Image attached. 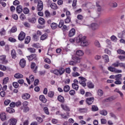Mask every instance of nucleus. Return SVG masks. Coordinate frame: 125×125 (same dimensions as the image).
<instances>
[{
    "mask_svg": "<svg viewBox=\"0 0 125 125\" xmlns=\"http://www.w3.org/2000/svg\"><path fill=\"white\" fill-rule=\"evenodd\" d=\"M0 61L2 62V64H7L8 62L6 60V56L4 55L0 56Z\"/></svg>",
    "mask_w": 125,
    "mask_h": 125,
    "instance_id": "nucleus-7",
    "label": "nucleus"
},
{
    "mask_svg": "<svg viewBox=\"0 0 125 125\" xmlns=\"http://www.w3.org/2000/svg\"><path fill=\"white\" fill-rule=\"evenodd\" d=\"M9 42H16V39L12 38V37H10L8 39Z\"/></svg>",
    "mask_w": 125,
    "mask_h": 125,
    "instance_id": "nucleus-60",
    "label": "nucleus"
},
{
    "mask_svg": "<svg viewBox=\"0 0 125 125\" xmlns=\"http://www.w3.org/2000/svg\"><path fill=\"white\" fill-rule=\"evenodd\" d=\"M119 67H120V68H123V69H125V63L120 62Z\"/></svg>",
    "mask_w": 125,
    "mask_h": 125,
    "instance_id": "nucleus-63",
    "label": "nucleus"
},
{
    "mask_svg": "<svg viewBox=\"0 0 125 125\" xmlns=\"http://www.w3.org/2000/svg\"><path fill=\"white\" fill-rule=\"evenodd\" d=\"M46 38H47V34L45 33V34H43L42 36H41V40L42 41H44V40H45L46 39Z\"/></svg>",
    "mask_w": 125,
    "mask_h": 125,
    "instance_id": "nucleus-47",
    "label": "nucleus"
},
{
    "mask_svg": "<svg viewBox=\"0 0 125 125\" xmlns=\"http://www.w3.org/2000/svg\"><path fill=\"white\" fill-rule=\"evenodd\" d=\"M23 77V75L20 73H17L14 75V77L16 79H22Z\"/></svg>",
    "mask_w": 125,
    "mask_h": 125,
    "instance_id": "nucleus-31",
    "label": "nucleus"
},
{
    "mask_svg": "<svg viewBox=\"0 0 125 125\" xmlns=\"http://www.w3.org/2000/svg\"><path fill=\"white\" fill-rule=\"evenodd\" d=\"M118 58L121 60V61H125V56H119Z\"/></svg>",
    "mask_w": 125,
    "mask_h": 125,
    "instance_id": "nucleus-64",
    "label": "nucleus"
},
{
    "mask_svg": "<svg viewBox=\"0 0 125 125\" xmlns=\"http://www.w3.org/2000/svg\"><path fill=\"white\" fill-rule=\"evenodd\" d=\"M72 86L73 89H75V90H78L79 89V85H78V84L72 83Z\"/></svg>",
    "mask_w": 125,
    "mask_h": 125,
    "instance_id": "nucleus-40",
    "label": "nucleus"
},
{
    "mask_svg": "<svg viewBox=\"0 0 125 125\" xmlns=\"http://www.w3.org/2000/svg\"><path fill=\"white\" fill-rule=\"evenodd\" d=\"M123 77V75L121 74H117L115 75V82L114 83L115 84H122V82L121 80H122V77Z\"/></svg>",
    "mask_w": 125,
    "mask_h": 125,
    "instance_id": "nucleus-2",
    "label": "nucleus"
},
{
    "mask_svg": "<svg viewBox=\"0 0 125 125\" xmlns=\"http://www.w3.org/2000/svg\"><path fill=\"white\" fill-rule=\"evenodd\" d=\"M26 80L28 83V84H31V82L33 83L35 81V77L33 75H31L29 76V79L28 78H26Z\"/></svg>",
    "mask_w": 125,
    "mask_h": 125,
    "instance_id": "nucleus-12",
    "label": "nucleus"
},
{
    "mask_svg": "<svg viewBox=\"0 0 125 125\" xmlns=\"http://www.w3.org/2000/svg\"><path fill=\"white\" fill-rule=\"evenodd\" d=\"M50 7L52 9H57L58 8L57 5H56L55 3H52L50 5Z\"/></svg>",
    "mask_w": 125,
    "mask_h": 125,
    "instance_id": "nucleus-39",
    "label": "nucleus"
},
{
    "mask_svg": "<svg viewBox=\"0 0 125 125\" xmlns=\"http://www.w3.org/2000/svg\"><path fill=\"white\" fill-rule=\"evenodd\" d=\"M70 22H71V18L70 16H67V18L64 20V23H65V24H67L68 23H70Z\"/></svg>",
    "mask_w": 125,
    "mask_h": 125,
    "instance_id": "nucleus-46",
    "label": "nucleus"
},
{
    "mask_svg": "<svg viewBox=\"0 0 125 125\" xmlns=\"http://www.w3.org/2000/svg\"><path fill=\"white\" fill-rule=\"evenodd\" d=\"M20 18L21 21H24L26 19V16L24 14H21L20 16Z\"/></svg>",
    "mask_w": 125,
    "mask_h": 125,
    "instance_id": "nucleus-48",
    "label": "nucleus"
},
{
    "mask_svg": "<svg viewBox=\"0 0 125 125\" xmlns=\"http://www.w3.org/2000/svg\"><path fill=\"white\" fill-rule=\"evenodd\" d=\"M48 97H50V98H52V97H53V96H54V92L52 91L48 92Z\"/></svg>",
    "mask_w": 125,
    "mask_h": 125,
    "instance_id": "nucleus-45",
    "label": "nucleus"
},
{
    "mask_svg": "<svg viewBox=\"0 0 125 125\" xmlns=\"http://www.w3.org/2000/svg\"><path fill=\"white\" fill-rule=\"evenodd\" d=\"M64 25V21L63 20H61L60 21V22L59 24V28H62Z\"/></svg>",
    "mask_w": 125,
    "mask_h": 125,
    "instance_id": "nucleus-51",
    "label": "nucleus"
},
{
    "mask_svg": "<svg viewBox=\"0 0 125 125\" xmlns=\"http://www.w3.org/2000/svg\"><path fill=\"white\" fill-rule=\"evenodd\" d=\"M110 5L111 7H117L118 6V3L116 2H113L110 4Z\"/></svg>",
    "mask_w": 125,
    "mask_h": 125,
    "instance_id": "nucleus-55",
    "label": "nucleus"
},
{
    "mask_svg": "<svg viewBox=\"0 0 125 125\" xmlns=\"http://www.w3.org/2000/svg\"><path fill=\"white\" fill-rule=\"evenodd\" d=\"M112 66L114 67H120V61H117L116 62L113 63L112 64Z\"/></svg>",
    "mask_w": 125,
    "mask_h": 125,
    "instance_id": "nucleus-36",
    "label": "nucleus"
},
{
    "mask_svg": "<svg viewBox=\"0 0 125 125\" xmlns=\"http://www.w3.org/2000/svg\"><path fill=\"white\" fill-rule=\"evenodd\" d=\"M79 79H80V80H81V81L79 82L80 84H81L82 86H83V87L86 86V83H85V82H86V79L83 77H79Z\"/></svg>",
    "mask_w": 125,
    "mask_h": 125,
    "instance_id": "nucleus-6",
    "label": "nucleus"
},
{
    "mask_svg": "<svg viewBox=\"0 0 125 125\" xmlns=\"http://www.w3.org/2000/svg\"><path fill=\"white\" fill-rule=\"evenodd\" d=\"M70 90V86L67 85L64 86L63 91L64 92H68Z\"/></svg>",
    "mask_w": 125,
    "mask_h": 125,
    "instance_id": "nucleus-38",
    "label": "nucleus"
},
{
    "mask_svg": "<svg viewBox=\"0 0 125 125\" xmlns=\"http://www.w3.org/2000/svg\"><path fill=\"white\" fill-rule=\"evenodd\" d=\"M6 112L11 114L12 113H14V112H15V110H14V109H13V108H12L11 107H7L6 108Z\"/></svg>",
    "mask_w": 125,
    "mask_h": 125,
    "instance_id": "nucleus-32",
    "label": "nucleus"
},
{
    "mask_svg": "<svg viewBox=\"0 0 125 125\" xmlns=\"http://www.w3.org/2000/svg\"><path fill=\"white\" fill-rule=\"evenodd\" d=\"M72 77H74V78L76 77H80V74L79 73V72H73L72 73Z\"/></svg>",
    "mask_w": 125,
    "mask_h": 125,
    "instance_id": "nucleus-57",
    "label": "nucleus"
},
{
    "mask_svg": "<svg viewBox=\"0 0 125 125\" xmlns=\"http://www.w3.org/2000/svg\"><path fill=\"white\" fill-rule=\"evenodd\" d=\"M36 121H37L38 123H39V124H41L43 122V119L41 117H37L36 118Z\"/></svg>",
    "mask_w": 125,
    "mask_h": 125,
    "instance_id": "nucleus-42",
    "label": "nucleus"
},
{
    "mask_svg": "<svg viewBox=\"0 0 125 125\" xmlns=\"http://www.w3.org/2000/svg\"><path fill=\"white\" fill-rule=\"evenodd\" d=\"M97 93L98 96H100V97H101V96H102V95H103L104 92H103V90H102V89H98L97 91Z\"/></svg>",
    "mask_w": 125,
    "mask_h": 125,
    "instance_id": "nucleus-27",
    "label": "nucleus"
},
{
    "mask_svg": "<svg viewBox=\"0 0 125 125\" xmlns=\"http://www.w3.org/2000/svg\"><path fill=\"white\" fill-rule=\"evenodd\" d=\"M40 36H42V32H37V34H33V40L36 42H37V41H39V38H40Z\"/></svg>",
    "mask_w": 125,
    "mask_h": 125,
    "instance_id": "nucleus-11",
    "label": "nucleus"
},
{
    "mask_svg": "<svg viewBox=\"0 0 125 125\" xmlns=\"http://www.w3.org/2000/svg\"><path fill=\"white\" fill-rule=\"evenodd\" d=\"M100 114L102 115V116H107L108 112L105 110H102L100 111Z\"/></svg>",
    "mask_w": 125,
    "mask_h": 125,
    "instance_id": "nucleus-35",
    "label": "nucleus"
},
{
    "mask_svg": "<svg viewBox=\"0 0 125 125\" xmlns=\"http://www.w3.org/2000/svg\"><path fill=\"white\" fill-rule=\"evenodd\" d=\"M13 85L15 88H18L19 87V84L17 82H13Z\"/></svg>",
    "mask_w": 125,
    "mask_h": 125,
    "instance_id": "nucleus-56",
    "label": "nucleus"
},
{
    "mask_svg": "<svg viewBox=\"0 0 125 125\" xmlns=\"http://www.w3.org/2000/svg\"><path fill=\"white\" fill-rule=\"evenodd\" d=\"M30 97H31V95L28 93H24L22 95V98L24 100L30 99Z\"/></svg>",
    "mask_w": 125,
    "mask_h": 125,
    "instance_id": "nucleus-18",
    "label": "nucleus"
},
{
    "mask_svg": "<svg viewBox=\"0 0 125 125\" xmlns=\"http://www.w3.org/2000/svg\"><path fill=\"white\" fill-rule=\"evenodd\" d=\"M101 24V23L98 22V23H93L89 26V28L92 29V30H96V29H98L99 27Z\"/></svg>",
    "mask_w": 125,
    "mask_h": 125,
    "instance_id": "nucleus-3",
    "label": "nucleus"
},
{
    "mask_svg": "<svg viewBox=\"0 0 125 125\" xmlns=\"http://www.w3.org/2000/svg\"><path fill=\"white\" fill-rule=\"evenodd\" d=\"M117 53L118 54H123L124 55H125V51L122 49L117 50Z\"/></svg>",
    "mask_w": 125,
    "mask_h": 125,
    "instance_id": "nucleus-53",
    "label": "nucleus"
},
{
    "mask_svg": "<svg viewBox=\"0 0 125 125\" xmlns=\"http://www.w3.org/2000/svg\"><path fill=\"white\" fill-rule=\"evenodd\" d=\"M32 47H35V48H40V47H41L40 46V43H34L32 45Z\"/></svg>",
    "mask_w": 125,
    "mask_h": 125,
    "instance_id": "nucleus-49",
    "label": "nucleus"
},
{
    "mask_svg": "<svg viewBox=\"0 0 125 125\" xmlns=\"http://www.w3.org/2000/svg\"><path fill=\"white\" fill-rule=\"evenodd\" d=\"M43 111L44 113L46 114V115H49V111H48V108L47 107H44Z\"/></svg>",
    "mask_w": 125,
    "mask_h": 125,
    "instance_id": "nucleus-61",
    "label": "nucleus"
},
{
    "mask_svg": "<svg viewBox=\"0 0 125 125\" xmlns=\"http://www.w3.org/2000/svg\"><path fill=\"white\" fill-rule=\"evenodd\" d=\"M0 118L3 122L6 120V114L5 113H1L0 114Z\"/></svg>",
    "mask_w": 125,
    "mask_h": 125,
    "instance_id": "nucleus-23",
    "label": "nucleus"
},
{
    "mask_svg": "<svg viewBox=\"0 0 125 125\" xmlns=\"http://www.w3.org/2000/svg\"><path fill=\"white\" fill-rule=\"evenodd\" d=\"M20 65L21 68H24L26 66V60L25 59H22L20 62Z\"/></svg>",
    "mask_w": 125,
    "mask_h": 125,
    "instance_id": "nucleus-16",
    "label": "nucleus"
},
{
    "mask_svg": "<svg viewBox=\"0 0 125 125\" xmlns=\"http://www.w3.org/2000/svg\"><path fill=\"white\" fill-rule=\"evenodd\" d=\"M27 50L30 53H36V51H37V50L33 47H29L27 48Z\"/></svg>",
    "mask_w": 125,
    "mask_h": 125,
    "instance_id": "nucleus-30",
    "label": "nucleus"
},
{
    "mask_svg": "<svg viewBox=\"0 0 125 125\" xmlns=\"http://www.w3.org/2000/svg\"><path fill=\"white\" fill-rule=\"evenodd\" d=\"M63 12H66V15L67 16V17H68V16H70V15H71V13L70 12V11H67V9H66V8L63 9Z\"/></svg>",
    "mask_w": 125,
    "mask_h": 125,
    "instance_id": "nucleus-54",
    "label": "nucleus"
},
{
    "mask_svg": "<svg viewBox=\"0 0 125 125\" xmlns=\"http://www.w3.org/2000/svg\"><path fill=\"white\" fill-rule=\"evenodd\" d=\"M8 122L9 123V125H16L17 120L15 118H12L8 121Z\"/></svg>",
    "mask_w": 125,
    "mask_h": 125,
    "instance_id": "nucleus-13",
    "label": "nucleus"
},
{
    "mask_svg": "<svg viewBox=\"0 0 125 125\" xmlns=\"http://www.w3.org/2000/svg\"><path fill=\"white\" fill-rule=\"evenodd\" d=\"M23 12L24 13V14H28L29 12H30V10L28 8L25 7L23 9Z\"/></svg>",
    "mask_w": 125,
    "mask_h": 125,
    "instance_id": "nucleus-50",
    "label": "nucleus"
},
{
    "mask_svg": "<svg viewBox=\"0 0 125 125\" xmlns=\"http://www.w3.org/2000/svg\"><path fill=\"white\" fill-rule=\"evenodd\" d=\"M11 56L14 59L16 58V51H15V50L13 49L11 50Z\"/></svg>",
    "mask_w": 125,
    "mask_h": 125,
    "instance_id": "nucleus-34",
    "label": "nucleus"
},
{
    "mask_svg": "<svg viewBox=\"0 0 125 125\" xmlns=\"http://www.w3.org/2000/svg\"><path fill=\"white\" fill-rule=\"evenodd\" d=\"M108 70L110 71V72H113V73H116V74H119L120 73H122V70H119L115 67H108Z\"/></svg>",
    "mask_w": 125,
    "mask_h": 125,
    "instance_id": "nucleus-4",
    "label": "nucleus"
},
{
    "mask_svg": "<svg viewBox=\"0 0 125 125\" xmlns=\"http://www.w3.org/2000/svg\"><path fill=\"white\" fill-rule=\"evenodd\" d=\"M78 111L80 113H86L87 112V108H79Z\"/></svg>",
    "mask_w": 125,
    "mask_h": 125,
    "instance_id": "nucleus-29",
    "label": "nucleus"
},
{
    "mask_svg": "<svg viewBox=\"0 0 125 125\" xmlns=\"http://www.w3.org/2000/svg\"><path fill=\"white\" fill-rule=\"evenodd\" d=\"M87 86L88 88H94V84L91 82H89L87 83Z\"/></svg>",
    "mask_w": 125,
    "mask_h": 125,
    "instance_id": "nucleus-25",
    "label": "nucleus"
},
{
    "mask_svg": "<svg viewBox=\"0 0 125 125\" xmlns=\"http://www.w3.org/2000/svg\"><path fill=\"white\" fill-rule=\"evenodd\" d=\"M27 58L29 61H33V60L37 61V60H38V58L37 57V55L36 54H32L30 56H27Z\"/></svg>",
    "mask_w": 125,
    "mask_h": 125,
    "instance_id": "nucleus-5",
    "label": "nucleus"
},
{
    "mask_svg": "<svg viewBox=\"0 0 125 125\" xmlns=\"http://www.w3.org/2000/svg\"><path fill=\"white\" fill-rule=\"evenodd\" d=\"M9 80V78L8 77L5 78L3 80V83L4 84H6L7 83V82Z\"/></svg>",
    "mask_w": 125,
    "mask_h": 125,
    "instance_id": "nucleus-58",
    "label": "nucleus"
},
{
    "mask_svg": "<svg viewBox=\"0 0 125 125\" xmlns=\"http://www.w3.org/2000/svg\"><path fill=\"white\" fill-rule=\"evenodd\" d=\"M39 99L42 102V103H46L47 100L45 98L44 95H40L39 97Z\"/></svg>",
    "mask_w": 125,
    "mask_h": 125,
    "instance_id": "nucleus-17",
    "label": "nucleus"
},
{
    "mask_svg": "<svg viewBox=\"0 0 125 125\" xmlns=\"http://www.w3.org/2000/svg\"><path fill=\"white\" fill-rule=\"evenodd\" d=\"M0 70L2 71H6V67L3 65L0 64Z\"/></svg>",
    "mask_w": 125,
    "mask_h": 125,
    "instance_id": "nucleus-59",
    "label": "nucleus"
},
{
    "mask_svg": "<svg viewBox=\"0 0 125 125\" xmlns=\"http://www.w3.org/2000/svg\"><path fill=\"white\" fill-rule=\"evenodd\" d=\"M94 44L97 47H101V45H100V43L97 40H96L95 41Z\"/></svg>",
    "mask_w": 125,
    "mask_h": 125,
    "instance_id": "nucleus-52",
    "label": "nucleus"
},
{
    "mask_svg": "<svg viewBox=\"0 0 125 125\" xmlns=\"http://www.w3.org/2000/svg\"><path fill=\"white\" fill-rule=\"evenodd\" d=\"M76 55L79 57L83 56L84 54L83 51L82 50H78L77 51H76Z\"/></svg>",
    "mask_w": 125,
    "mask_h": 125,
    "instance_id": "nucleus-22",
    "label": "nucleus"
},
{
    "mask_svg": "<svg viewBox=\"0 0 125 125\" xmlns=\"http://www.w3.org/2000/svg\"><path fill=\"white\" fill-rule=\"evenodd\" d=\"M30 41H31V37L30 36H27L25 39L24 42L26 44H28V43H29V42H30Z\"/></svg>",
    "mask_w": 125,
    "mask_h": 125,
    "instance_id": "nucleus-41",
    "label": "nucleus"
},
{
    "mask_svg": "<svg viewBox=\"0 0 125 125\" xmlns=\"http://www.w3.org/2000/svg\"><path fill=\"white\" fill-rule=\"evenodd\" d=\"M61 107L64 111H66V112H70V108H69V106H68V105H67L66 104H62L61 105Z\"/></svg>",
    "mask_w": 125,
    "mask_h": 125,
    "instance_id": "nucleus-14",
    "label": "nucleus"
},
{
    "mask_svg": "<svg viewBox=\"0 0 125 125\" xmlns=\"http://www.w3.org/2000/svg\"><path fill=\"white\" fill-rule=\"evenodd\" d=\"M37 9L39 11H42V10L43 9V3H42V1L39 0L38 1Z\"/></svg>",
    "mask_w": 125,
    "mask_h": 125,
    "instance_id": "nucleus-8",
    "label": "nucleus"
},
{
    "mask_svg": "<svg viewBox=\"0 0 125 125\" xmlns=\"http://www.w3.org/2000/svg\"><path fill=\"white\" fill-rule=\"evenodd\" d=\"M58 100L60 101V102H61L62 103H64V101H65V100L64 99V97H63L62 96H59L58 97Z\"/></svg>",
    "mask_w": 125,
    "mask_h": 125,
    "instance_id": "nucleus-37",
    "label": "nucleus"
},
{
    "mask_svg": "<svg viewBox=\"0 0 125 125\" xmlns=\"http://www.w3.org/2000/svg\"><path fill=\"white\" fill-rule=\"evenodd\" d=\"M69 27H67L66 25H63L62 28V30L63 31H69Z\"/></svg>",
    "mask_w": 125,
    "mask_h": 125,
    "instance_id": "nucleus-62",
    "label": "nucleus"
},
{
    "mask_svg": "<svg viewBox=\"0 0 125 125\" xmlns=\"http://www.w3.org/2000/svg\"><path fill=\"white\" fill-rule=\"evenodd\" d=\"M50 26L53 30H55L58 27V24L55 22H53L51 24Z\"/></svg>",
    "mask_w": 125,
    "mask_h": 125,
    "instance_id": "nucleus-28",
    "label": "nucleus"
},
{
    "mask_svg": "<svg viewBox=\"0 0 125 125\" xmlns=\"http://www.w3.org/2000/svg\"><path fill=\"white\" fill-rule=\"evenodd\" d=\"M25 37H26V33H25L23 32H21L19 35L18 40L19 41H24V39H25Z\"/></svg>",
    "mask_w": 125,
    "mask_h": 125,
    "instance_id": "nucleus-9",
    "label": "nucleus"
},
{
    "mask_svg": "<svg viewBox=\"0 0 125 125\" xmlns=\"http://www.w3.org/2000/svg\"><path fill=\"white\" fill-rule=\"evenodd\" d=\"M72 60L74 61L75 64H78V63H81V58L77 56H74L72 57Z\"/></svg>",
    "mask_w": 125,
    "mask_h": 125,
    "instance_id": "nucleus-15",
    "label": "nucleus"
},
{
    "mask_svg": "<svg viewBox=\"0 0 125 125\" xmlns=\"http://www.w3.org/2000/svg\"><path fill=\"white\" fill-rule=\"evenodd\" d=\"M91 110L93 112H96L97 111H98L99 108L96 105H92Z\"/></svg>",
    "mask_w": 125,
    "mask_h": 125,
    "instance_id": "nucleus-44",
    "label": "nucleus"
},
{
    "mask_svg": "<svg viewBox=\"0 0 125 125\" xmlns=\"http://www.w3.org/2000/svg\"><path fill=\"white\" fill-rule=\"evenodd\" d=\"M51 73L54 74L56 76H59V73L58 72V69L51 70L50 71Z\"/></svg>",
    "mask_w": 125,
    "mask_h": 125,
    "instance_id": "nucleus-43",
    "label": "nucleus"
},
{
    "mask_svg": "<svg viewBox=\"0 0 125 125\" xmlns=\"http://www.w3.org/2000/svg\"><path fill=\"white\" fill-rule=\"evenodd\" d=\"M59 76H62L65 73V69L63 67H60L58 69Z\"/></svg>",
    "mask_w": 125,
    "mask_h": 125,
    "instance_id": "nucleus-20",
    "label": "nucleus"
},
{
    "mask_svg": "<svg viewBox=\"0 0 125 125\" xmlns=\"http://www.w3.org/2000/svg\"><path fill=\"white\" fill-rule=\"evenodd\" d=\"M77 43H80L81 46H88L89 44H90V42L86 40V37L83 36L82 34H80L76 39Z\"/></svg>",
    "mask_w": 125,
    "mask_h": 125,
    "instance_id": "nucleus-1",
    "label": "nucleus"
},
{
    "mask_svg": "<svg viewBox=\"0 0 125 125\" xmlns=\"http://www.w3.org/2000/svg\"><path fill=\"white\" fill-rule=\"evenodd\" d=\"M103 58L105 63H108L109 62V56L107 55H104L103 56Z\"/></svg>",
    "mask_w": 125,
    "mask_h": 125,
    "instance_id": "nucleus-26",
    "label": "nucleus"
},
{
    "mask_svg": "<svg viewBox=\"0 0 125 125\" xmlns=\"http://www.w3.org/2000/svg\"><path fill=\"white\" fill-rule=\"evenodd\" d=\"M17 12L18 13H21L22 11H23V7L21 5H19L17 6L16 8Z\"/></svg>",
    "mask_w": 125,
    "mask_h": 125,
    "instance_id": "nucleus-19",
    "label": "nucleus"
},
{
    "mask_svg": "<svg viewBox=\"0 0 125 125\" xmlns=\"http://www.w3.org/2000/svg\"><path fill=\"white\" fill-rule=\"evenodd\" d=\"M85 102L88 105H91V104H92V103L94 102V98H87V99H86Z\"/></svg>",
    "mask_w": 125,
    "mask_h": 125,
    "instance_id": "nucleus-10",
    "label": "nucleus"
},
{
    "mask_svg": "<svg viewBox=\"0 0 125 125\" xmlns=\"http://www.w3.org/2000/svg\"><path fill=\"white\" fill-rule=\"evenodd\" d=\"M38 22L41 25H44L45 23V21L42 18H39Z\"/></svg>",
    "mask_w": 125,
    "mask_h": 125,
    "instance_id": "nucleus-24",
    "label": "nucleus"
},
{
    "mask_svg": "<svg viewBox=\"0 0 125 125\" xmlns=\"http://www.w3.org/2000/svg\"><path fill=\"white\" fill-rule=\"evenodd\" d=\"M60 116H61L62 118V119H68V117H70V113L69 112H67V115H66V114L65 113H61L60 114Z\"/></svg>",
    "mask_w": 125,
    "mask_h": 125,
    "instance_id": "nucleus-21",
    "label": "nucleus"
},
{
    "mask_svg": "<svg viewBox=\"0 0 125 125\" xmlns=\"http://www.w3.org/2000/svg\"><path fill=\"white\" fill-rule=\"evenodd\" d=\"M29 22H30V23H32L33 24L36 23V22H37V19H36L35 17H33L31 19H29L28 20Z\"/></svg>",
    "mask_w": 125,
    "mask_h": 125,
    "instance_id": "nucleus-33",
    "label": "nucleus"
}]
</instances>
